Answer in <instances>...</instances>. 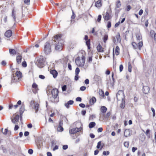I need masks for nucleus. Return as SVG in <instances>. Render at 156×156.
<instances>
[{
	"instance_id": "nucleus-58",
	"label": "nucleus",
	"mask_w": 156,
	"mask_h": 156,
	"mask_svg": "<svg viewBox=\"0 0 156 156\" xmlns=\"http://www.w3.org/2000/svg\"><path fill=\"white\" fill-rule=\"evenodd\" d=\"M38 90V89H35L34 88H33L32 89V91L34 93L36 94Z\"/></svg>"
},
{
	"instance_id": "nucleus-31",
	"label": "nucleus",
	"mask_w": 156,
	"mask_h": 156,
	"mask_svg": "<svg viewBox=\"0 0 156 156\" xmlns=\"http://www.w3.org/2000/svg\"><path fill=\"white\" fill-rule=\"evenodd\" d=\"M86 44L87 46L88 49H90L91 48L90 47V40L89 39L86 42Z\"/></svg>"
},
{
	"instance_id": "nucleus-62",
	"label": "nucleus",
	"mask_w": 156,
	"mask_h": 156,
	"mask_svg": "<svg viewBox=\"0 0 156 156\" xmlns=\"http://www.w3.org/2000/svg\"><path fill=\"white\" fill-rule=\"evenodd\" d=\"M120 22L119 21L118 22L116 23L115 25V27L116 28L119 26L120 24Z\"/></svg>"
},
{
	"instance_id": "nucleus-14",
	"label": "nucleus",
	"mask_w": 156,
	"mask_h": 156,
	"mask_svg": "<svg viewBox=\"0 0 156 156\" xmlns=\"http://www.w3.org/2000/svg\"><path fill=\"white\" fill-rule=\"evenodd\" d=\"M74 103V101L72 100H70L68 101L67 103L65 104V106L68 108H69V105H72Z\"/></svg>"
},
{
	"instance_id": "nucleus-61",
	"label": "nucleus",
	"mask_w": 156,
	"mask_h": 156,
	"mask_svg": "<svg viewBox=\"0 0 156 156\" xmlns=\"http://www.w3.org/2000/svg\"><path fill=\"white\" fill-rule=\"evenodd\" d=\"M76 101H77L81 102L82 101V98L80 97H78L76 98Z\"/></svg>"
},
{
	"instance_id": "nucleus-45",
	"label": "nucleus",
	"mask_w": 156,
	"mask_h": 156,
	"mask_svg": "<svg viewBox=\"0 0 156 156\" xmlns=\"http://www.w3.org/2000/svg\"><path fill=\"white\" fill-rule=\"evenodd\" d=\"M111 115V112H108L106 115L104 116L105 118H108Z\"/></svg>"
},
{
	"instance_id": "nucleus-41",
	"label": "nucleus",
	"mask_w": 156,
	"mask_h": 156,
	"mask_svg": "<svg viewBox=\"0 0 156 156\" xmlns=\"http://www.w3.org/2000/svg\"><path fill=\"white\" fill-rule=\"evenodd\" d=\"M32 87L33 88H34L35 89H38L37 85L35 83H33L32 86Z\"/></svg>"
},
{
	"instance_id": "nucleus-39",
	"label": "nucleus",
	"mask_w": 156,
	"mask_h": 156,
	"mask_svg": "<svg viewBox=\"0 0 156 156\" xmlns=\"http://www.w3.org/2000/svg\"><path fill=\"white\" fill-rule=\"evenodd\" d=\"M58 130L59 131L62 132L64 130V129L62 127V126H58Z\"/></svg>"
},
{
	"instance_id": "nucleus-33",
	"label": "nucleus",
	"mask_w": 156,
	"mask_h": 156,
	"mask_svg": "<svg viewBox=\"0 0 156 156\" xmlns=\"http://www.w3.org/2000/svg\"><path fill=\"white\" fill-rule=\"evenodd\" d=\"M136 36L137 40L140 41L142 39V37L140 34H136Z\"/></svg>"
},
{
	"instance_id": "nucleus-60",
	"label": "nucleus",
	"mask_w": 156,
	"mask_h": 156,
	"mask_svg": "<svg viewBox=\"0 0 156 156\" xmlns=\"http://www.w3.org/2000/svg\"><path fill=\"white\" fill-rule=\"evenodd\" d=\"M68 148V146L67 145H64L62 146V149L63 150H66Z\"/></svg>"
},
{
	"instance_id": "nucleus-18",
	"label": "nucleus",
	"mask_w": 156,
	"mask_h": 156,
	"mask_svg": "<svg viewBox=\"0 0 156 156\" xmlns=\"http://www.w3.org/2000/svg\"><path fill=\"white\" fill-rule=\"evenodd\" d=\"M130 130L129 129H126L124 133V135L126 137H127L128 136H129L130 133Z\"/></svg>"
},
{
	"instance_id": "nucleus-51",
	"label": "nucleus",
	"mask_w": 156,
	"mask_h": 156,
	"mask_svg": "<svg viewBox=\"0 0 156 156\" xmlns=\"http://www.w3.org/2000/svg\"><path fill=\"white\" fill-rule=\"evenodd\" d=\"M86 89V87L84 86H83L81 87L80 88V90L82 91H83Z\"/></svg>"
},
{
	"instance_id": "nucleus-43",
	"label": "nucleus",
	"mask_w": 156,
	"mask_h": 156,
	"mask_svg": "<svg viewBox=\"0 0 156 156\" xmlns=\"http://www.w3.org/2000/svg\"><path fill=\"white\" fill-rule=\"evenodd\" d=\"M101 141H99L97 145V148L98 149H99L101 148Z\"/></svg>"
},
{
	"instance_id": "nucleus-54",
	"label": "nucleus",
	"mask_w": 156,
	"mask_h": 156,
	"mask_svg": "<svg viewBox=\"0 0 156 156\" xmlns=\"http://www.w3.org/2000/svg\"><path fill=\"white\" fill-rule=\"evenodd\" d=\"M79 76L78 74H75L74 79L75 81H77L79 79Z\"/></svg>"
},
{
	"instance_id": "nucleus-40",
	"label": "nucleus",
	"mask_w": 156,
	"mask_h": 156,
	"mask_svg": "<svg viewBox=\"0 0 156 156\" xmlns=\"http://www.w3.org/2000/svg\"><path fill=\"white\" fill-rule=\"evenodd\" d=\"M103 41L104 43H106V41L108 39V35L107 34L105 35L103 37Z\"/></svg>"
},
{
	"instance_id": "nucleus-8",
	"label": "nucleus",
	"mask_w": 156,
	"mask_h": 156,
	"mask_svg": "<svg viewBox=\"0 0 156 156\" xmlns=\"http://www.w3.org/2000/svg\"><path fill=\"white\" fill-rule=\"evenodd\" d=\"M20 79L17 77L15 76L14 74H12L11 77V81L10 84H12L13 83H16L19 82Z\"/></svg>"
},
{
	"instance_id": "nucleus-13",
	"label": "nucleus",
	"mask_w": 156,
	"mask_h": 156,
	"mask_svg": "<svg viewBox=\"0 0 156 156\" xmlns=\"http://www.w3.org/2000/svg\"><path fill=\"white\" fill-rule=\"evenodd\" d=\"M12 31L11 30H9L5 32V35L7 37H9L12 36Z\"/></svg>"
},
{
	"instance_id": "nucleus-59",
	"label": "nucleus",
	"mask_w": 156,
	"mask_h": 156,
	"mask_svg": "<svg viewBox=\"0 0 156 156\" xmlns=\"http://www.w3.org/2000/svg\"><path fill=\"white\" fill-rule=\"evenodd\" d=\"M33 152V151L32 149H30L28 150V153L30 154H31Z\"/></svg>"
},
{
	"instance_id": "nucleus-28",
	"label": "nucleus",
	"mask_w": 156,
	"mask_h": 156,
	"mask_svg": "<svg viewBox=\"0 0 156 156\" xmlns=\"http://www.w3.org/2000/svg\"><path fill=\"white\" fill-rule=\"evenodd\" d=\"M107 109V108L105 106H102L101 108V111L103 113H105L106 112Z\"/></svg>"
},
{
	"instance_id": "nucleus-20",
	"label": "nucleus",
	"mask_w": 156,
	"mask_h": 156,
	"mask_svg": "<svg viewBox=\"0 0 156 156\" xmlns=\"http://www.w3.org/2000/svg\"><path fill=\"white\" fill-rule=\"evenodd\" d=\"M125 106V98L122 99L121 103L120 105V107L122 108H124Z\"/></svg>"
},
{
	"instance_id": "nucleus-15",
	"label": "nucleus",
	"mask_w": 156,
	"mask_h": 156,
	"mask_svg": "<svg viewBox=\"0 0 156 156\" xmlns=\"http://www.w3.org/2000/svg\"><path fill=\"white\" fill-rule=\"evenodd\" d=\"M50 73L53 75L54 78H55L57 76L58 73L55 70H52L50 71Z\"/></svg>"
},
{
	"instance_id": "nucleus-24",
	"label": "nucleus",
	"mask_w": 156,
	"mask_h": 156,
	"mask_svg": "<svg viewBox=\"0 0 156 156\" xmlns=\"http://www.w3.org/2000/svg\"><path fill=\"white\" fill-rule=\"evenodd\" d=\"M16 76L17 77L20 79L21 78L22 73L20 71H17L16 73Z\"/></svg>"
},
{
	"instance_id": "nucleus-29",
	"label": "nucleus",
	"mask_w": 156,
	"mask_h": 156,
	"mask_svg": "<svg viewBox=\"0 0 156 156\" xmlns=\"http://www.w3.org/2000/svg\"><path fill=\"white\" fill-rule=\"evenodd\" d=\"M51 88V87L49 86L47 88L46 92L48 96H49V95L51 94V90H52Z\"/></svg>"
},
{
	"instance_id": "nucleus-57",
	"label": "nucleus",
	"mask_w": 156,
	"mask_h": 156,
	"mask_svg": "<svg viewBox=\"0 0 156 156\" xmlns=\"http://www.w3.org/2000/svg\"><path fill=\"white\" fill-rule=\"evenodd\" d=\"M123 69V66L122 64L120 65L119 66V70H120V72H121L122 71Z\"/></svg>"
},
{
	"instance_id": "nucleus-50",
	"label": "nucleus",
	"mask_w": 156,
	"mask_h": 156,
	"mask_svg": "<svg viewBox=\"0 0 156 156\" xmlns=\"http://www.w3.org/2000/svg\"><path fill=\"white\" fill-rule=\"evenodd\" d=\"M51 145L53 146L54 145L56 144L55 143V140H54L52 139L51 140Z\"/></svg>"
},
{
	"instance_id": "nucleus-56",
	"label": "nucleus",
	"mask_w": 156,
	"mask_h": 156,
	"mask_svg": "<svg viewBox=\"0 0 156 156\" xmlns=\"http://www.w3.org/2000/svg\"><path fill=\"white\" fill-rule=\"evenodd\" d=\"M3 129H2V132L4 135H6L7 133L8 130L7 129H5L4 132H3L2 131Z\"/></svg>"
},
{
	"instance_id": "nucleus-23",
	"label": "nucleus",
	"mask_w": 156,
	"mask_h": 156,
	"mask_svg": "<svg viewBox=\"0 0 156 156\" xmlns=\"http://www.w3.org/2000/svg\"><path fill=\"white\" fill-rule=\"evenodd\" d=\"M39 106V104L38 103H36L34 104V109L35 111V113H37L38 111Z\"/></svg>"
},
{
	"instance_id": "nucleus-27",
	"label": "nucleus",
	"mask_w": 156,
	"mask_h": 156,
	"mask_svg": "<svg viewBox=\"0 0 156 156\" xmlns=\"http://www.w3.org/2000/svg\"><path fill=\"white\" fill-rule=\"evenodd\" d=\"M9 51L11 55H14L16 54V51L13 49H9Z\"/></svg>"
},
{
	"instance_id": "nucleus-63",
	"label": "nucleus",
	"mask_w": 156,
	"mask_h": 156,
	"mask_svg": "<svg viewBox=\"0 0 156 156\" xmlns=\"http://www.w3.org/2000/svg\"><path fill=\"white\" fill-rule=\"evenodd\" d=\"M103 128L102 127L99 128L97 130V131L98 133L101 132L103 131Z\"/></svg>"
},
{
	"instance_id": "nucleus-30",
	"label": "nucleus",
	"mask_w": 156,
	"mask_h": 156,
	"mask_svg": "<svg viewBox=\"0 0 156 156\" xmlns=\"http://www.w3.org/2000/svg\"><path fill=\"white\" fill-rule=\"evenodd\" d=\"M96 125L94 122H90L89 124V127L90 128H92L94 127Z\"/></svg>"
},
{
	"instance_id": "nucleus-55",
	"label": "nucleus",
	"mask_w": 156,
	"mask_h": 156,
	"mask_svg": "<svg viewBox=\"0 0 156 156\" xmlns=\"http://www.w3.org/2000/svg\"><path fill=\"white\" fill-rule=\"evenodd\" d=\"M131 7L130 5H128L127 6V7L126 8V9L127 11H129V10L131 9Z\"/></svg>"
},
{
	"instance_id": "nucleus-4",
	"label": "nucleus",
	"mask_w": 156,
	"mask_h": 156,
	"mask_svg": "<svg viewBox=\"0 0 156 156\" xmlns=\"http://www.w3.org/2000/svg\"><path fill=\"white\" fill-rule=\"evenodd\" d=\"M58 89L55 88L51 90V94L53 98V100H51L52 102H58V99H57L58 94Z\"/></svg>"
},
{
	"instance_id": "nucleus-35",
	"label": "nucleus",
	"mask_w": 156,
	"mask_h": 156,
	"mask_svg": "<svg viewBox=\"0 0 156 156\" xmlns=\"http://www.w3.org/2000/svg\"><path fill=\"white\" fill-rule=\"evenodd\" d=\"M143 45V42L142 41H140L138 43V47L140 50L141 49V48L142 46Z\"/></svg>"
},
{
	"instance_id": "nucleus-52",
	"label": "nucleus",
	"mask_w": 156,
	"mask_h": 156,
	"mask_svg": "<svg viewBox=\"0 0 156 156\" xmlns=\"http://www.w3.org/2000/svg\"><path fill=\"white\" fill-rule=\"evenodd\" d=\"M22 66L24 67H26L27 66V64L25 61H23L22 63Z\"/></svg>"
},
{
	"instance_id": "nucleus-32",
	"label": "nucleus",
	"mask_w": 156,
	"mask_h": 156,
	"mask_svg": "<svg viewBox=\"0 0 156 156\" xmlns=\"http://www.w3.org/2000/svg\"><path fill=\"white\" fill-rule=\"evenodd\" d=\"M115 53L116 55H118L119 54V48L118 46H117L115 49Z\"/></svg>"
},
{
	"instance_id": "nucleus-46",
	"label": "nucleus",
	"mask_w": 156,
	"mask_h": 156,
	"mask_svg": "<svg viewBox=\"0 0 156 156\" xmlns=\"http://www.w3.org/2000/svg\"><path fill=\"white\" fill-rule=\"evenodd\" d=\"M101 15H98V18L97 20V21L99 23L100 22V21L101 19Z\"/></svg>"
},
{
	"instance_id": "nucleus-38",
	"label": "nucleus",
	"mask_w": 156,
	"mask_h": 156,
	"mask_svg": "<svg viewBox=\"0 0 156 156\" xmlns=\"http://www.w3.org/2000/svg\"><path fill=\"white\" fill-rule=\"evenodd\" d=\"M150 36L152 37H154V34H155V33H154V31L153 30H151L150 33Z\"/></svg>"
},
{
	"instance_id": "nucleus-11",
	"label": "nucleus",
	"mask_w": 156,
	"mask_h": 156,
	"mask_svg": "<svg viewBox=\"0 0 156 156\" xmlns=\"http://www.w3.org/2000/svg\"><path fill=\"white\" fill-rule=\"evenodd\" d=\"M36 144L38 149H40L43 146V142L40 140H37L36 142Z\"/></svg>"
},
{
	"instance_id": "nucleus-25",
	"label": "nucleus",
	"mask_w": 156,
	"mask_h": 156,
	"mask_svg": "<svg viewBox=\"0 0 156 156\" xmlns=\"http://www.w3.org/2000/svg\"><path fill=\"white\" fill-rule=\"evenodd\" d=\"M101 0H99L95 2V6L97 7H100L101 6Z\"/></svg>"
},
{
	"instance_id": "nucleus-7",
	"label": "nucleus",
	"mask_w": 156,
	"mask_h": 156,
	"mask_svg": "<svg viewBox=\"0 0 156 156\" xmlns=\"http://www.w3.org/2000/svg\"><path fill=\"white\" fill-rule=\"evenodd\" d=\"M83 129L82 128H73L69 130V133L70 134H75L77 132L81 131Z\"/></svg>"
},
{
	"instance_id": "nucleus-37",
	"label": "nucleus",
	"mask_w": 156,
	"mask_h": 156,
	"mask_svg": "<svg viewBox=\"0 0 156 156\" xmlns=\"http://www.w3.org/2000/svg\"><path fill=\"white\" fill-rule=\"evenodd\" d=\"M116 38L117 39L118 42L119 41H121L120 36L119 33H118V34L116 35Z\"/></svg>"
},
{
	"instance_id": "nucleus-48",
	"label": "nucleus",
	"mask_w": 156,
	"mask_h": 156,
	"mask_svg": "<svg viewBox=\"0 0 156 156\" xmlns=\"http://www.w3.org/2000/svg\"><path fill=\"white\" fill-rule=\"evenodd\" d=\"M80 72V69L78 67H77L75 70V74H78Z\"/></svg>"
},
{
	"instance_id": "nucleus-53",
	"label": "nucleus",
	"mask_w": 156,
	"mask_h": 156,
	"mask_svg": "<svg viewBox=\"0 0 156 156\" xmlns=\"http://www.w3.org/2000/svg\"><path fill=\"white\" fill-rule=\"evenodd\" d=\"M96 117L95 115H90L89 117V120H93L94 118H95Z\"/></svg>"
},
{
	"instance_id": "nucleus-6",
	"label": "nucleus",
	"mask_w": 156,
	"mask_h": 156,
	"mask_svg": "<svg viewBox=\"0 0 156 156\" xmlns=\"http://www.w3.org/2000/svg\"><path fill=\"white\" fill-rule=\"evenodd\" d=\"M16 113L13 114V115L14 116L15 115V116L13 118V117H11V119L12 123L18 124L17 122L19 121V115L18 114L16 115Z\"/></svg>"
},
{
	"instance_id": "nucleus-44",
	"label": "nucleus",
	"mask_w": 156,
	"mask_h": 156,
	"mask_svg": "<svg viewBox=\"0 0 156 156\" xmlns=\"http://www.w3.org/2000/svg\"><path fill=\"white\" fill-rule=\"evenodd\" d=\"M129 143L128 141L125 142L124 143V145L125 147H128L129 146Z\"/></svg>"
},
{
	"instance_id": "nucleus-22",
	"label": "nucleus",
	"mask_w": 156,
	"mask_h": 156,
	"mask_svg": "<svg viewBox=\"0 0 156 156\" xmlns=\"http://www.w3.org/2000/svg\"><path fill=\"white\" fill-rule=\"evenodd\" d=\"M22 58V56L20 55H18L16 57V60L18 64H19L21 63Z\"/></svg>"
},
{
	"instance_id": "nucleus-2",
	"label": "nucleus",
	"mask_w": 156,
	"mask_h": 156,
	"mask_svg": "<svg viewBox=\"0 0 156 156\" xmlns=\"http://www.w3.org/2000/svg\"><path fill=\"white\" fill-rule=\"evenodd\" d=\"M35 62L36 64L40 68H43L45 66V60L43 56H42L36 58Z\"/></svg>"
},
{
	"instance_id": "nucleus-19",
	"label": "nucleus",
	"mask_w": 156,
	"mask_h": 156,
	"mask_svg": "<svg viewBox=\"0 0 156 156\" xmlns=\"http://www.w3.org/2000/svg\"><path fill=\"white\" fill-rule=\"evenodd\" d=\"M94 79L95 81L98 82L101 81V78L100 76L96 75L94 76Z\"/></svg>"
},
{
	"instance_id": "nucleus-5",
	"label": "nucleus",
	"mask_w": 156,
	"mask_h": 156,
	"mask_svg": "<svg viewBox=\"0 0 156 156\" xmlns=\"http://www.w3.org/2000/svg\"><path fill=\"white\" fill-rule=\"evenodd\" d=\"M44 51L46 55L49 54L51 52V45L48 42H47L44 45Z\"/></svg>"
},
{
	"instance_id": "nucleus-16",
	"label": "nucleus",
	"mask_w": 156,
	"mask_h": 156,
	"mask_svg": "<svg viewBox=\"0 0 156 156\" xmlns=\"http://www.w3.org/2000/svg\"><path fill=\"white\" fill-rule=\"evenodd\" d=\"M96 99L94 97H92L91 99H90L89 102V103L91 105H93L96 102Z\"/></svg>"
},
{
	"instance_id": "nucleus-49",
	"label": "nucleus",
	"mask_w": 156,
	"mask_h": 156,
	"mask_svg": "<svg viewBox=\"0 0 156 156\" xmlns=\"http://www.w3.org/2000/svg\"><path fill=\"white\" fill-rule=\"evenodd\" d=\"M111 27V23L110 21L108 22L107 25V27L108 28H109Z\"/></svg>"
},
{
	"instance_id": "nucleus-3",
	"label": "nucleus",
	"mask_w": 156,
	"mask_h": 156,
	"mask_svg": "<svg viewBox=\"0 0 156 156\" xmlns=\"http://www.w3.org/2000/svg\"><path fill=\"white\" fill-rule=\"evenodd\" d=\"M82 62L80 61V58L79 56L78 57L75 59V63L77 66L79 67H83L85 64V57L83 55H82L81 57Z\"/></svg>"
},
{
	"instance_id": "nucleus-21",
	"label": "nucleus",
	"mask_w": 156,
	"mask_h": 156,
	"mask_svg": "<svg viewBox=\"0 0 156 156\" xmlns=\"http://www.w3.org/2000/svg\"><path fill=\"white\" fill-rule=\"evenodd\" d=\"M12 16L13 17L15 23L16 22V11H15L14 9L12 10Z\"/></svg>"
},
{
	"instance_id": "nucleus-64",
	"label": "nucleus",
	"mask_w": 156,
	"mask_h": 156,
	"mask_svg": "<svg viewBox=\"0 0 156 156\" xmlns=\"http://www.w3.org/2000/svg\"><path fill=\"white\" fill-rule=\"evenodd\" d=\"M1 64L3 66H5L6 65V62L5 61H2V62Z\"/></svg>"
},
{
	"instance_id": "nucleus-34",
	"label": "nucleus",
	"mask_w": 156,
	"mask_h": 156,
	"mask_svg": "<svg viewBox=\"0 0 156 156\" xmlns=\"http://www.w3.org/2000/svg\"><path fill=\"white\" fill-rule=\"evenodd\" d=\"M132 44L133 47V48L134 49H137L138 48V45L135 42H132Z\"/></svg>"
},
{
	"instance_id": "nucleus-1",
	"label": "nucleus",
	"mask_w": 156,
	"mask_h": 156,
	"mask_svg": "<svg viewBox=\"0 0 156 156\" xmlns=\"http://www.w3.org/2000/svg\"><path fill=\"white\" fill-rule=\"evenodd\" d=\"M62 34H57L53 37L52 40L56 42V40L58 41V42L56 44L55 46V49L58 51H61L64 46V41L63 40H61L62 37Z\"/></svg>"
},
{
	"instance_id": "nucleus-26",
	"label": "nucleus",
	"mask_w": 156,
	"mask_h": 156,
	"mask_svg": "<svg viewBox=\"0 0 156 156\" xmlns=\"http://www.w3.org/2000/svg\"><path fill=\"white\" fill-rule=\"evenodd\" d=\"M116 5V8L115 9V10H116V8H120L121 5V2L119 0H118L115 3Z\"/></svg>"
},
{
	"instance_id": "nucleus-9",
	"label": "nucleus",
	"mask_w": 156,
	"mask_h": 156,
	"mask_svg": "<svg viewBox=\"0 0 156 156\" xmlns=\"http://www.w3.org/2000/svg\"><path fill=\"white\" fill-rule=\"evenodd\" d=\"M25 110V106L24 105H23L21 108H20V110H19V112H20V116H19V118H20V121H22V116H23V113L24 112Z\"/></svg>"
},
{
	"instance_id": "nucleus-47",
	"label": "nucleus",
	"mask_w": 156,
	"mask_h": 156,
	"mask_svg": "<svg viewBox=\"0 0 156 156\" xmlns=\"http://www.w3.org/2000/svg\"><path fill=\"white\" fill-rule=\"evenodd\" d=\"M110 152L109 151H104L103 152V154L104 155H108L109 154Z\"/></svg>"
},
{
	"instance_id": "nucleus-36",
	"label": "nucleus",
	"mask_w": 156,
	"mask_h": 156,
	"mask_svg": "<svg viewBox=\"0 0 156 156\" xmlns=\"http://www.w3.org/2000/svg\"><path fill=\"white\" fill-rule=\"evenodd\" d=\"M128 70L129 72H131L132 66L131 65L130 62L128 63Z\"/></svg>"
},
{
	"instance_id": "nucleus-17",
	"label": "nucleus",
	"mask_w": 156,
	"mask_h": 156,
	"mask_svg": "<svg viewBox=\"0 0 156 156\" xmlns=\"http://www.w3.org/2000/svg\"><path fill=\"white\" fill-rule=\"evenodd\" d=\"M97 48L98 51L99 52H103L104 51L103 48H102L100 44L97 46Z\"/></svg>"
},
{
	"instance_id": "nucleus-12",
	"label": "nucleus",
	"mask_w": 156,
	"mask_h": 156,
	"mask_svg": "<svg viewBox=\"0 0 156 156\" xmlns=\"http://www.w3.org/2000/svg\"><path fill=\"white\" fill-rule=\"evenodd\" d=\"M104 20H108L111 19L112 16L109 14L108 12H106L105 16L104 15Z\"/></svg>"
},
{
	"instance_id": "nucleus-42",
	"label": "nucleus",
	"mask_w": 156,
	"mask_h": 156,
	"mask_svg": "<svg viewBox=\"0 0 156 156\" xmlns=\"http://www.w3.org/2000/svg\"><path fill=\"white\" fill-rule=\"evenodd\" d=\"M62 88L63 91H66L67 89V86L66 85H64L62 87Z\"/></svg>"
},
{
	"instance_id": "nucleus-10",
	"label": "nucleus",
	"mask_w": 156,
	"mask_h": 156,
	"mask_svg": "<svg viewBox=\"0 0 156 156\" xmlns=\"http://www.w3.org/2000/svg\"><path fill=\"white\" fill-rule=\"evenodd\" d=\"M143 85V92L145 94H147L150 91V88L147 86H144L143 83H142Z\"/></svg>"
}]
</instances>
